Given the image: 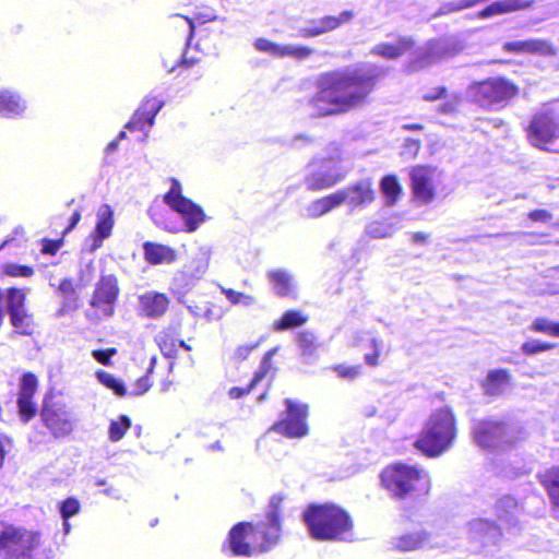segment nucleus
Here are the masks:
<instances>
[{
    "label": "nucleus",
    "instance_id": "nucleus-9",
    "mask_svg": "<svg viewBox=\"0 0 559 559\" xmlns=\"http://www.w3.org/2000/svg\"><path fill=\"white\" fill-rule=\"evenodd\" d=\"M43 426L55 439H63L74 430V419L64 402L58 401L52 392L46 393L39 408Z\"/></svg>",
    "mask_w": 559,
    "mask_h": 559
},
{
    "label": "nucleus",
    "instance_id": "nucleus-17",
    "mask_svg": "<svg viewBox=\"0 0 559 559\" xmlns=\"http://www.w3.org/2000/svg\"><path fill=\"white\" fill-rule=\"evenodd\" d=\"M333 159V157H322L310 160L309 166L312 168L305 176V185L309 191L319 192L330 189L343 179L341 173L325 167V163Z\"/></svg>",
    "mask_w": 559,
    "mask_h": 559
},
{
    "label": "nucleus",
    "instance_id": "nucleus-27",
    "mask_svg": "<svg viewBox=\"0 0 559 559\" xmlns=\"http://www.w3.org/2000/svg\"><path fill=\"white\" fill-rule=\"evenodd\" d=\"M140 304L146 317L159 318L167 312L170 299L164 293L150 292L140 297Z\"/></svg>",
    "mask_w": 559,
    "mask_h": 559
},
{
    "label": "nucleus",
    "instance_id": "nucleus-29",
    "mask_svg": "<svg viewBox=\"0 0 559 559\" xmlns=\"http://www.w3.org/2000/svg\"><path fill=\"white\" fill-rule=\"evenodd\" d=\"M414 46L409 37H400L395 43H380L372 48V53L386 59H396L405 55Z\"/></svg>",
    "mask_w": 559,
    "mask_h": 559
},
{
    "label": "nucleus",
    "instance_id": "nucleus-8",
    "mask_svg": "<svg viewBox=\"0 0 559 559\" xmlns=\"http://www.w3.org/2000/svg\"><path fill=\"white\" fill-rule=\"evenodd\" d=\"M40 545V533L13 525L0 532V556L3 559H33Z\"/></svg>",
    "mask_w": 559,
    "mask_h": 559
},
{
    "label": "nucleus",
    "instance_id": "nucleus-41",
    "mask_svg": "<svg viewBox=\"0 0 559 559\" xmlns=\"http://www.w3.org/2000/svg\"><path fill=\"white\" fill-rule=\"evenodd\" d=\"M95 376L99 383H102L105 388L111 390L117 396L127 395V389L124 384L114 374L105 370H97L95 372Z\"/></svg>",
    "mask_w": 559,
    "mask_h": 559
},
{
    "label": "nucleus",
    "instance_id": "nucleus-13",
    "mask_svg": "<svg viewBox=\"0 0 559 559\" xmlns=\"http://www.w3.org/2000/svg\"><path fill=\"white\" fill-rule=\"evenodd\" d=\"M26 288L19 287L16 297H13L9 307V321L12 328L11 337L23 336L33 338L38 334V324L35 316L27 308Z\"/></svg>",
    "mask_w": 559,
    "mask_h": 559
},
{
    "label": "nucleus",
    "instance_id": "nucleus-57",
    "mask_svg": "<svg viewBox=\"0 0 559 559\" xmlns=\"http://www.w3.org/2000/svg\"><path fill=\"white\" fill-rule=\"evenodd\" d=\"M448 94V88L445 86H437L423 95V99L426 102H436L438 99L444 98Z\"/></svg>",
    "mask_w": 559,
    "mask_h": 559
},
{
    "label": "nucleus",
    "instance_id": "nucleus-48",
    "mask_svg": "<svg viewBox=\"0 0 559 559\" xmlns=\"http://www.w3.org/2000/svg\"><path fill=\"white\" fill-rule=\"evenodd\" d=\"M222 293L233 305L250 306L255 301L253 296L235 290L233 288H222Z\"/></svg>",
    "mask_w": 559,
    "mask_h": 559
},
{
    "label": "nucleus",
    "instance_id": "nucleus-1",
    "mask_svg": "<svg viewBox=\"0 0 559 559\" xmlns=\"http://www.w3.org/2000/svg\"><path fill=\"white\" fill-rule=\"evenodd\" d=\"M381 76L377 69L345 68L324 71L316 81L317 92L310 98L320 117L350 112L368 103Z\"/></svg>",
    "mask_w": 559,
    "mask_h": 559
},
{
    "label": "nucleus",
    "instance_id": "nucleus-62",
    "mask_svg": "<svg viewBox=\"0 0 559 559\" xmlns=\"http://www.w3.org/2000/svg\"><path fill=\"white\" fill-rule=\"evenodd\" d=\"M404 130L407 131H421L424 129V126L421 123H405L402 127Z\"/></svg>",
    "mask_w": 559,
    "mask_h": 559
},
{
    "label": "nucleus",
    "instance_id": "nucleus-26",
    "mask_svg": "<svg viewBox=\"0 0 559 559\" xmlns=\"http://www.w3.org/2000/svg\"><path fill=\"white\" fill-rule=\"evenodd\" d=\"M144 260L151 265L173 263L177 260V252L174 248L154 241L143 243Z\"/></svg>",
    "mask_w": 559,
    "mask_h": 559
},
{
    "label": "nucleus",
    "instance_id": "nucleus-37",
    "mask_svg": "<svg viewBox=\"0 0 559 559\" xmlns=\"http://www.w3.org/2000/svg\"><path fill=\"white\" fill-rule=\"evenodd\" d=\"M380 189L389 206L394 205L402 195L403 188L396 175H385L380 181Z\"/></svg>",
    "mask_w": 559,
    "mask_h": 559
},
{
    "label": "nucleus",
    "instance_id": "nucleus-5",
    "mask_svg": "<svg viewBox=\"0 0 559 559\" xmlns=\"http://www.w3.org/2000/svg\"><path fill=\"white\" fill-rule=\"evenodd\" d=\"M457 438V419L453 409L441 406L429 415L414 441L424 456L436 459L449 451Z\"/></svg>",
    "mask_w": 559,
    "mask_h": 559
},
{
    "label": "nucleus",
    "instance_id": "nucleus-51",
    "mask_svg": "<svg viewBox=\"0 0 559 559\" xmlns=\"http://www.w3.org/2000/svg\"><path fill=\"white\" fill-rule=\"evenodd\" d=\"M556 347V344L540 341H527L524 342L521 349L525 355H534L540 352L551 350Z\"/></svg>",
    "mask_w": 559,
    "mask_h": 559
},
{
    "label": "nucleus",
    "instance_id": "nucleus-21",
    "mask_svg": "<svg viewBox=\"0 0 559 559\" xmlns=\"http://www.w3.org/2000/svg\"><path fill=\"white\" fill-rule=\"evenodd\" d=\"M164 103L156 97H146L134 111L133 116L126 124L130 131H140L150 128L154 123L155 116L162 109Z\"/></svg>",
    "mask_w": 559,
    "mask_h": 559
},
{
    "label": "nucleus",
    "instance_id": "nucleus-64",
    "mask_svg": "<svg viewBox=\"0 0 559 559\" xmlns=\"http://www.w3.org/2000/svg\"><path fill=\"white\" fill-rule=\"evenodd\" d=\"M179 347L183 348L187 352H190L192 349V347L188 343H186L183 340H181V338H180V341L178 343V348Z\"/></svg>",
    "mask_w": 559,
    "mask_h": 559
},
{
    "label": "nucleus",
    "instance_id": "nucleus-22",
    "mask_svg": "<svg viewBox=\"0 0 559 559\" xmlns=\"http://www.w3.org/2000/svg\"><path fill=\"white\" fill-rule=\"evenodd\" d=\"M180 330V320H173L155 335L154 341L164 357L175 358L177 356Z\"/></svg>",
    "mask_w": 559,
    "mask_h": 559
},
{
    "label": "nucleus",
    "instance_id": "nucleus-53",
    "mask_svg": "<svg viewBox=\"0 0 559 559\" xmlns=\"http://www.w3.org/2000/svg\"><path fill=\"white\" fill-rule=\"evenodd\" d=\"M117 353L118 350L116 347H109L105 349L97 348L92 350V356L97 362L104 366H110L112 364L111 358L112 356L117 355Z\"/></svg>",
    "mask_w": 559,
    "mask_h": 559
},
{
    "label": "nucleus",
    "instance_id": "nucleus-45",
    "mask_svg": "<svg viewBox=\"0 0 559 559\" xmlns=\"http://www.w3.org/2000/svg\"><path fill=\"white\" fill-rule=\"evenodd\" d=\"M60 514L66 526V531L69 530V519L76 515L81 510L80 501L74 497H69L60 503Z\"/></svg>",
    "mask_w": 559,
    "mask_h": 559
},
{
    "label": "nucleus",
    "instance_id": "nucleus-47",
    "mask_svg": "<svg viewBox=\"0 0 559 559\" xmlns=\"http://www.w3.org/2000/svg\"><path fill=\"white\" fill-rule=\"evenodd\" d=\"M297 344L305 354H313L318 347L317 337L312 332L301 331L296 336Z\"/></svg>",
    "mask_w": 559,
    "mask_h": 559
},
{
    "label": "nucleus",
    "instance_id": "nucleus-30",
    "mask_svg": "<svg viewBox=\"0 0 559 559\" xmlns=\"http://www.w3.org/2000/svg\"><path fill=\"white\" fill-rule=\"evenodd\" d=\"M114 211L108 204H103L97 212V222L93 231L95 242L100 245L104 239L111 235L114 228Z\"/></svg>",
    "mask_w": 559,
    "mask_h": 559
},
{
    "label": "nucleus",
    "instance_id": "nucleus-56",
    "mask_svg": "<svg viewBox=\"0 0 559 559\" xmlns=\"http://www.w3.org/2000/svg\"><path fill=\"white\" fill-rule=\"evenodd\" d=\"M528 218L533 222L546 223L552 219V214L545 209H536L527 214Z\"/></svg>",
    "mask_w": 559,
    "mask_h": 559
},
{
    "label": "nucleus",
    "instance_id": "nucleus-14",
    "mask_svg": "<svg viewBox=\"0 0 559 559\" xmlns=\"http://www.w3.org/2000/svg\"><path fill=\"white\" fill-rule=\"evenodd\" d=\"M436 175L437 167L431 165L417 164L409 168V188L416 203L430 204L437 199Z\"/></svg>",
    "mask_w": 559,
    "mask_h": 559
},
{
    "label": "nucleus",
    "instance_id": "nucleus-46",
    "mask_svg": "<svg viewBox=\"0 0 559 559\" xmlns=\"http://www.w3.org/2000/svg\"><path fill=\"white\" fill-rule=\"evenodd\" d=\"M531 330L533 332L559 337V322H551L544 317L536 318L531 324Z\"/></svg>",
    "mask_w": 559,
    "mask_h": 559
},
{
    "label": "nucleus",
    "instance_id": "nucleus-58",
    "mask_svg": "<svg viewBox=\"0 0 559 559\" xmlns=\"http://www.w3.org/2000/svg\"><path fill=\"white\" fill-rule=\"evenodd\" d=\"M201 59L199 58H188L186 55H183L179 61H178V68L180 69V74L188 71V69L193 68L200 63Z\"/></svg>",
    "mask_w": 559,
    "mask_h": 559
},
{
    "label": "nucleus",
    "instance_id": "nucleus-38",
    "mask_svg": "<svg viewBox=\"0 0 559 559\" xmlns=\"http://www.w3.org/2000/svg\"><path fill=\"white\" fill-rule=\"evenodd\" d=\"M148 214L154 224L169 233H177L178 228L173 221L168 210L159 203H153L148 209Z\"/></svg>",
    "mask_w": 559,
    "mask_h": 559
},
{
    "label": "nucleus",
    "instance_id": "nucleus-31",
    "mask_svg": "<svg viewBox=\"0 0 559 559\" xmlns=\"http://www.w3.org/2000/svg\"><path fill=\"white\" fill-rule=\"evenodd\" d=\"M537 479L546 490L552 507L559 510V466H551L539 473Z\"/></svg>",
    "mask_w": 559,
    "mask_h": 559
},
{
    "label": "nucleus",
    "instance_id": "nucleus-6",
    "mask_svg": "<svg viewBox=\"0 0 559 559\" xmlns=\"http://www.w3.org/2000/svg\"><path fill=\"white\" fill-rule=\"evenodd\" d=\"M474 442L485 450H511L524 440L522 429L504 419L483 418L472 428Z\"/></svg>",
    "mask_w": 559,
    "mask_h": 559
},
{
    "label": "nucleus",
    "instance_id": "nucleus-61",
    "mask_svg": "<svg viewBox=\"0 0 559 559\" xmlns=\"http://www.w3.org/2000/svg\"><path fill=\"white\" fill-rule=\"evenodd\" d=\"M412 239L414 242L423 243L428 240V235L421 231H416L412 235Z\"/></svg>",
    "mask_w": 559,
    "mask_h": 559
},
{
    "label": "nucleus",
    "instance_id": "nucleus-54",
    "mask_svg": "<svg viewBox=\"0 0 559 559\" xmlns=\"http://www.w3.org/2000/svg\"><path fill=\"white\" fill-rule=\"evenodd\" d=\"M261 342H255V343H250V344H243V345H239L236 349H235V353H234V357L237 359V360H245L247 359L250 354L259 347Z\"/></svg>",
    "mask_w": 559,
    "mask_h": 559
},
{
    "label": "nucleus",
    "instance_id": "nucleus-52",
    "mask_svg": "<svg viewBox=\"0 0 559 559\" xmlns=\"http://www.w3.org/2000/svg\"><path fill=\"white\" fill-rule=\"evenodd\" d=\"M340 378L353 380L356 379L361 371L360 366H346L343 364L334 365L331 367Z\"/></svg>",
    "mask_w": 559,
    "mask_h": 559
},
{
    "label": "nucleus",
    "instance_id": "nucleus-18",
    "mask_svg": "<svg viewBox=\"0 0 559 559\" xmlns=\"http://www.w3.org/2000/svg\"><path fill=\"white\" fill-rule=\"evenodd\" d=\"M278 347H273L264 353L259 369L254 372L252 379L246 386H233L228 390L227 395L230 400H239L249 395L252 390L260 383L267 374L274 373L276 368L273 364V356L277 353Z\"/></svg>",
    "mask_w": 559,
    "mask_h": 559
},
{
    "label": "nucleus",
    "instance_id": "nucleus-44",
    "mask_svg": "<svg viewBox=\"0 0 559 559\" xmlns=\"http://www.w3.org/2000/svg\"><path fill=\"white\" fill-rule=\"evenodd\" d=\"M130 427L131 419L127 415H121L118 420L110 423L109 439L114 442L121 440Z\"/></svg>",
    "mask_w": 559,
    "mask_h": 559
},
{
    "label": "nucleus",
    "instance_id": "nucleus-50",
    "mask_svg": "<svg viewBox=\"0 0 559 559\" xmlns=\"http://www.w3.org/2000/svg\"><path fill=\"white\" fill-rule=\"evenodd\" d=\"M313 53V49L302 45H285L284 58L292 57L297 60H305Z\"/></svg>",
    "mask_w": 559,
    "mask_h": 559
},
{
    "label": "nucleus",
    "instance_id": "nucleus-32",
    "mask_svg": "<svg viewBox=\"0 0 559 559\" xmlns=\"http://www.w3.org/2000/svg\"><path fill=\"white\" fill-rule=\"evenodd\" d=\"M213 20H215V15L213 14H195L192 19L176 14L173 16V25L176 29L181 31L186 43L190 44L194 36L195 22L203 24Z\"/></svg>",
    "mask_w": 559,
    "mask_h": 559
},
{
    "label": "nucleus",
    "instance_id": "nucleus-28",
    "mask_svg": "<svg viewBox=\"0 0 559 559\" xmlns=\"http://www.w3.org/2000/svg\"><path fill=\"white\" fill-rule=\"evenodd\" d=\"M343 203H345L343 193L335 191L313 200L307 207L308 215L312 218L321 217Z\"/></svg>",
    "mask_w": 559,
    "mask_h": 559
},
{
    "label": "nucleus",
    "instance_id": "nucleus-33",
    "mask_svg": "<svg viewBox=\"0 0 559 559\" xmlns=\"http://www.w3.org/2000/svg\"><path fill=\"white\" fill-rule=\"evenodd\" d=\"M80 221H81V211L75 210L70 217L69 225L63 229L60 238H58V239L44 238L41 240L40 252L46 255L57 254V252L63 246L64 236L67 234H69L79 224Z\"/></svg>",
    "mask_w": 559,
    "mask_h": 559
},
{
    "label": "nucleus",
    "instance_id": "nucleus-40",
    "mask_svg": "<svg viewBox=\"0 0 559 559\" xmlns=\"http://www.w3.org/2000/svg\"><path fill=\"white\" fill-rule=\"evenodd\" d=\"M267 275L278 296L289 295L292 290V278L288 273L282 270H273L270 271Z\"/></svg>",
    "mask_w": 559,
    "mask_h": 559
},
{
    "label": "nucleus",
    "instance_id": "nucleus-60",
    "mask_svg": "<svg viewBox=\"0 0 559 559\" xmlns=\"http://www.w3.org/2000/svg\"><path fill=\"white\" fill-rule=\"evenodd\" d=\"M10 444V438L5 435L0 433V468L3 467L5 457L8 454V445Z\"/></svg>",
    "mask_w": 559,
    "mask_h": 559
},
{
    "label": "nucleus",
    "instance_id": "nucleus-23",
    "mask_svg": "<svg viewBox=\"0 0 559 559\" xmlns=\"http://www.w3.org/2000/svg\"><path fill=\"white\" fill-rule=\"evenodd\" d=\"M338 192L343 193L345 202L352 207L368 205L376 199V193L369 179L355 182L346 189L338 190Z\"/></svg>",
    "mask_w": 559,
    "mask_h": 559
},
{
    "label": "nucleus",
    "instance_id": "nucleus-3",
    "mask_svg": "<svg viewBox=\"0 0 559 559\" xmlns=\"http://www.w3.org/2000/svg\"><path fill=\"white\" fill-rule=\"evenodd\" d=\"M379 484L390 499L402 503L424 501L432 487L427 469L401 461L390 463L380 471Z\"/></svg>",
    "mask_w": 559,
    "mask_h": 559
},
{
    "label": "nucleus",
    "instance_id": "nucleus-39",
    "mask_svg": "<svg viewBox=\"0 0 559 559\" xmlns=\"http://www.w3.org/2000/svg\"><path fill=\"white\" fill-rule=\"evenodd\" d=\"M308 321V317L299 310H287L283 316L273 323L275 331H285L294 329L305 324Z\"/></svg>",
    "mask_w": 559,
    "mask_h": 559
},
{
    "label": "nucleus",
    "instance_id": "nucleus-16",
    "mask_svg": "<svg viewBox=\"0 0 559 559\" xmlns=\"http://www.w3.org/2000/svg\"><path fill=\"white\" fill-rule=\"evenodd\" d=\"M38 385V377L34 372L26 371L22 373L19 383L16 406L20 419L23 423L31 421L38 413L35 402Z\"/></svg>",
    "mask_w": 559,
    "mask_h": 559
},
{
    "label": "nucleus",
    "instance_id": "nucleus-59",
    "mask_svg": "<svg viewBox=\"0 0 559 559\" xmlns=\"http://www.w3.org/2000/svg\"><path fill=\"white\" fill-rule=\"evenodd\" d=\"M480 0H459L448 4L449 11H460L476 5Z\"/></svg>",
    "mask_w": 559,
    "mask_h": 559
},
{
    "label": "nucleus",
    "instance_id": "nucleus-19",
    "mask_svg": "<svg viewBox=\"0 0 559 559\" xmlns=\"http://www.w3.org/2000/svg\"><path fill=\"white\" fill-rule=\"evenodd\" d=\"M352 10L342 11L338 15H325L316 21H312L311 26L302 27L299 31V36L304 38H312L322 34L332 32L345 23H348L354 17Z\"/></svg>",
    "mask_w": 559,
    "mask_h": 559
},
{
    "label": "nucleus",
    "instance_id": "nucleus-12",
    "mask_svg": "<svg viewBox=\"0 0 559 559\" xmlns=\"http://www.w3.org/2000/svg\"><path fill=\"white\" fill-rule=\"evenodd\" d=\"M524 131L533 147L550 151V146L559 139V121L554 112L538 110L533 114Z\"/></svg>",
    "mask_w": 559,
    "mask_h": 559
},
{
    "label": "nucleus",
    "instance_id": "nucleus-34",
    "mask_svg": "<svg viewBox=\"0 0 559 559\" xmlns=\"http://www.w3.org/2000/svg\"><path fill=\"white\" fill-rule=\"evenodd\" d=\"M25 109L24 102L21 97L9 91H0V116L13 117L21 115Z\"/></svg>",
    "mask_w": 559,
    "mask_h": 559
},
{
    "label": "nucleus",
    "instance_id": "nucleus-4",
    "mask_svg": "<svg viewBox=\"0 0 559 559\" xmlns=\"http://www.w3.org/2000/svg\"><path fill=\"white\" fill-rule=\"evenodd\" d=\"M302 518L309 535L319 542L344 540L354 527L349 512L333 502L310 503Z\"/></svg>",
    "mask_w": 559,
    "mask_h": 559
},
{
    "label": "nucleus",
    "instance_id": "nucleus-55",
    "mask_svg": "<svg viewBox=\"0 0 559 559\" xmlns=\"http://www.w3.org/2000/svg\"><path fill=\"white\" fill-rule=\"evenodd\" d=\"M373 350L365 355V361L368 366L377 367L379 365L381 348L377 340H372Z\"/></svg>",
    "mask_w": 559,
    "mask_h": 559
},
{
    "label": "nucleus",
    "instance_id": "nucleus-10",
    "mask_svg": "<svg viewBox=\"0 0 559 559\" xmlns=\"http://www.w3.org/2000/svg\"><path fill=\"white\" fill-rule=\"evenodd\" d=\"M285 416L270 427L273 431L288 439H301L309 435V405L287 397L284 400Z\"/></svg>",
    "mask_w": 559,
    "mask_h": 559
},
{
    "label": "nucleus",
    "instance_id": "nucleus-25",
    "mask_svg": "<svg viewBox=\"0 0 559 559\" xmlns=\"http://www.w3.org/2000/svg\"><path fill=\"white\" fill-rule=\"evenodd\" d=\"M535 0H498L477 13L479 19H488L495 15L508 14L532 8Z\"/></svg>",
    "mask_w": 559,
    "mask_h": 559
},
{
    "label": "nucleus",
    "instance_id": "nucleus-36",
    "mask_svg": "<svg viewBox=\"0 0 559 559\" xmlns=\"http://www.w3.org/2000/svg\"><path fill=\"white\" fill-rule=\"evenodd\" d=\"M58 292L64 299L60 312L66 313L78 308L76 284L72 278H62L58 285Z\"/></svg>",
    "mask_w": 559,
    "mask_h": 559
},
{
    "label": "nucleus",
    "instance_id": "nucleus-15",
    "mask_svg": "<svg viewBox=\"0 0 559 559\" xmlns=\"http://www.w3.org/2000/svg\"><path fill=\"white\" fill-rule=\"evenodd\" d=\"M119 294L120 288L117 276L114 274L100 275L95 284L90 306L97 314L110 318L115 313Z\"/></svg>",
    "mask_w": 559,
    "mask_h": 559
},
{
    "label": "nucleus",
    "instance_id": "nucleus-11",
    "mask_svg": "<svg viewBox=\"0 0 559 559\" xmlns=\"http://www.w3.org/2000/svg\"><path fill=\"white\" fill-rule=\"evenodd\" d=\"M163 201L173 211L181 215L187 233H194L207 219L202 206L182 194L181 183L176 178H170V188L164 194Z\"/></svg>",
    "mask_w": 559,
    "mask_h": 559
},
{
    "label": "nucleus",
    "instance_id": "nucleus-2",
    "mask_svg": "<svg viewBox=\"0 0 559 559\" xmlns=\"http://www.w3.org/2000/svg\"><path fill=\"white\" fill-rule=\"evenodd\" d=\"M284 499L282 495L270 499L266 521H243L233 525L223 543V550L234 557H252L271 550L281 538Z\"/></svg>",
    "mask_w": 559,
    "mask_h": 559
},
{
    "label": "nucleus",
    "instance_id": "nucleus-49",
    "mask_svg": "<svg viewBox=\"0 0 559 559\" xmlns=\"http://www.w3.org/2000/svg\"><path fill=\"white\" fill-rule=\"evenodd\" d=\"M156 364V359L152 358L150 367L147 368V371L145 374L140 377L135 383H134V394L135 395H142L146 393L153 385V382L151 380V374L154 370Z\"/></svg>",
    "mask_w": 559,
    "mask_h": 559
},
{
    "label": "nucleus",
    "instance_id": "nucleus-43",
    "mask_svg": "<svg viewBox=\"0 0 559 559\" xmlns=\"http://www.w3.org/2000/svg\"><path fill=\"white\" fill-rule=\"evenodd\" d=\"M1 273L9 277H32L35 273L33 266L7 262L1 265Z\"/></svg>",
    "mask_w": 559,
    "mask_h": 559
},
{
    "label": "nucleus",
    "instance_id": "nucleus-24",
    "mask_svg": "<svg viewBox=\"0 0 559 559\" xmlns=\"http://www.w3.org/2000/svg\"><path fill=\"white\" fill-rule=\"evenodd\" d=\"M512 382V373L508 369L490 370L480 382V388L487 396H499Z\"/></svg>",
    "mask_w": 559,
    "mask_h": 559
},
{
    "label": "nucleus",
    "instance_id": "nucleus-35",
    "mask_svg": "<svg viewBox=\"0 0 559 559\" xmlns=\"http://www.w3.org/2000/svg\"><path fill=\"white\" fill-rule=\"evenodd\" d=\"M428 538L429 534L425 531L411 532L397 536L393 545L399 551H414L421 548Z\"/></svg>",
    "mask_w": 559,
    "mask_h": 559
},
{
    "label": "nucleus",
    "instance_id": "nucleus-7",
    "mask_svg": "<svg viewBox=\"0 0 559 559\" xmlns=\"http://www.w3.org/2000/svg\"><path fill=\"white\" fill-rule=\"evenodd\" d=\"M469 90L473 100L485 109L504 107L520 94V86L503 75L476 81Z\"/></svg>",
    "mask_w": 559,
    "mask_h": 559
},
{
    "label": "nucleus",
    "instance_id": "nucleus-20",
    "mask_svg": "<svg viewBox=\"0 0 559 559\" xmlns=\"http://www.w3.org/2000/svg\"><path fill=\"white\" fill-rule=\"evenodd\" d=\"M502 49L510 53H531L543 57H554L558 52L557 47L550 40L542 38L507 41Z\"/></svg>",
    "mask_w": 559,
    "mask_h": 559
},
{
    "label": "nucleus",
    "instance_id": "nucleus-63",
    "mask_svg": "<svg viewBox=\"0 0 559 559\" xmlns=\"http://www.w3.org/2000/svg\"><path fill=\"white\" fill-rule=\"evenodd\" d=\"M477 524H478L479 526H486V527H488V528H489V527H496V524H495L493 522H491V521H488V520H479V521L477 522Z\"/></svg>",
    "mask_w": 559,
    "mask_h": 559
},
{
    "label": "nucleus",
    "instance_id": "nucleus-42",
    "mask_svg": "<svg viewBox=\"0 0 559 559\" xmlns=\"http://www.w3.org/2000/svg\"><path fill=\"white\" fill-rule=\"evenodd\" d=\"M253 47L259 52L269 53L276 58H284L285 45L277 44L265 37H258L253 41Z\"/></svg>",
    "mask_w": 559,
    "mask_h": 559
}]
</instances>
